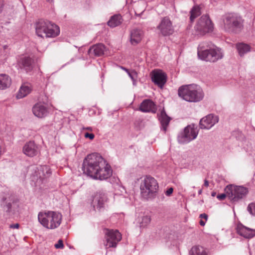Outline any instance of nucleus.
Wrapping results in <instances>:
<instances>
[{
  "label": "nucleus",
  "mask_w": 255,
  "mask_h": 255,
  "mask_svg": "<svg viewBox=\"0 0 255 255\" xmlns=\"http://www.w3.org/2000/svg\"><path fill=\"white\" fill-rule=\"evenodd\" d=\"M33 60L29 57L24 56L20 58L18 61L17 65L21 69L26 72L31 71L33 69Z\"/></svg>",
  "instance_id": "nucleus-17"
},
{
  "label": "nucleus",
  "mask_w": 255,
  "mask_h": 255,
  "mask_svg": "<svg viewBox=\"0 0 255 255\" xmlns=\"http://www.w3.org/2000/svg\"><path fill=\"white\" fill-rule=\"evenodd\" d=\"M237 48L241 56L244 55L245 54L249 52L251 50L250 46L244 43H239L237 44Z\"/></svg>",
  "instance_id": "nucleus-30"
},
{
  "label": "nucleus",
  "mask_w": 255,
  "mask_h": 255,
  "mask_svg": "<svg viewBox=\"0 0 255 255\" xmlns=\"http://www.w3.org/2000/svg\"><path fill=\"white\" fill-rule=\"evenodd\" d=\"M31 91V87L27 85H23L20 88L17 95V99H21L29 94Z\"/></svg>",
  "instance_id": "nucleus-27"
},
{
  "label": "nucleus",
  "mask_w": 255,
  "mask_h": 255,
  "mask_svg": "<svg viewBox=\"0 0 255 255\" xmlns=\"http://www.w3.org/2000/svg\"><path fill=\"white\" fill-rule=\"evenodd\" d=\"M107 197L102 192H97L94 196L92 202L93 207L95 210L102 211L106 207Z\"/></svg>",
  "instance_id": "nucleus-13"
},
{
  "label": "nucleus",
  "mask_w": 255,
  "mask_h": 255,
  "mask_svg": "<svg viewBox=\"0 0 255 255\" xmlns=\"http://www.w3.org/2000/svg\"><path fill=\"white\" fill-rule=\"evenodd\" d=\"M224 27L229 31L241 30L243 27L244 20L242 17L236 14H229L223 20Z\"/></svg>",
  "instance_id": "nucleus-7"
},
{
  "label": "nucleus",
  "mask_w": 255,
  "mask_h": 255,
  "mask_svg": "<svg viewBox=\"0 0 255 255\" xmlns=\"http://www.w3.org/2000/svg\"><path fill=\"white\" fill-rule=\"evenodd\" d=\"M18 227H19V224H12V225H10V228L18 229Z\"/></svg>",
  "instance_id": "nucleus-41"
},
{
  "label": "nucleus",
  "mask_w": 255,
  "mask_h": 255,
  "mask_svg": "<svg viewBox=\"0 0 255 255\" xmlns=\"http://www.w3.org/2000/svg\"><path fill=\"white\" fill-rule=\"evenodd\" d=\"M151 79L155 85L162 88L166 82L167 76L162 71L155 70L152 72Z\"/></svg>",
  "instance_id": "nucleus-16"
},
{
  "label": "nucleus",
  "mask_w": 255,
  "mask_h": 255,
  "mask_svg": "<svg viewBox=\"0 0 255 255\" xmlns=\"http://www.w3.org/2000/svg\"><path fill=\"white\" fill-rule=\"evenodd\" d=\"M38 175L37 174L36 176L39 178L40 180H43L44 178L48 177L51 173L50 169L47 166H40V169H38Z\"/></svg>",
  "instance_id": "nucleus-25"
},
{
  "label": "nucleus",
  "mask_w": 255,
  "mask_h": 255,
  "mask_svg": "<svg viewBox=\"0 0 255 255\" xmlns=\"http://www.w3.org/2000/svg\"><path fill=\"white\" fill-rule=\"evenodd\" d=\"M190 20L193 22L194 20L201 14L200 8L199 6L196 5L193 7L190 11Z\"/></svg>",
  "instance_id": "nucleus-32"
},
{
  "label": "nucleus",
  "mask_w": 255,
  "mask_h": 255,
  "mask_svg": "<svg viewBox=\"0 0 255 255\" xmlns=\"http://www.w3.org/2000/svg\"><path fill=\"white\" fill-rule=\"evenodd\" d=\"M197 54L200 59L211 62L221 59L224 56L222 49L210 42L200 43L198 47Z\"/></svg>",
  "instance_id": "nucleus-2"
},
{
  "label": "nucleus",
  "mask_w": 255,
  "mask_h": 255,
  "mask_svg": "<svg viewBox=\"0 0 255 255\" xmlns=\"http://www.w3.org/2000/svg\"><path fill=\"white\" fill-rule=\"evenodd\" d=\"M194 28L199 34L204 35L213 31V24L208 15H203L198 20Z\"/></svg>",
  "instance_id": "nucleus-10"
},
{
  "label": "nucleus",
  "mask_w": 255,
  "mask_h": 255,
  "mask_svg": "<svg viewBox=\"0 0 255 255\" xmlns=\"http://www.w3.org/2000/svg\"><path fill=\"white\" fill-rule=\"evenodd\" d=\"M35 30L37 35L41 37H54L60 32L57 25L49 21L43 20H40L36 22Z\"/></svg>",
  "instance_id": "nucleus-5"
},
{
  "label": "nucleus",
  "mask_w": 255,
  "mask_h": 255,
  "mask_svg": "<svg viewBox=\"0 0 255 255\" xmlns=\"http://www.w3.org/2000/svg\"><path fill=\"white\" fill-rule=\"evenodd\" d=\"M121 68L122 69H123V70H124L125 71H126L127 73V74H128L130 72L127 68H126L124 67L121 66Z\"/></svg>",
  "instance_id": "nucleus-43"
},
{
  "label": "nucleus",
  "mask_w": 255,
  "mask_h": 255,
  "mask_svg": "<svg viewBox=\"0 0 255 255\" xmlns=\"http://www.w3.org/2000/svg\"><path fill=\"white\" fill-rule=\"evenodd\" d=\"M206 221L205 220V221H203V220H202V219H201V220H200V222H199L200 225L201 226H205V224H206Z\"/></svg>",
  "instance_id": "nucleus-42"
},
{
  "label": "nucleus",
  "mask_w": 255,
  "mask_h": 255,
  "mask_svg": "<svg viewBox=\"0 0 255 255\" xmlns=\"http://www.w3.org/2000/svg\"><path fill=\"white\" fill-rule=\"evenodd\" d=\"M0 206L6 212H10L11 209V203L9 199L3 197L0 200Z\"/></svg>",
  "instance_id": "nucleus-31"
},
{
  "label": "nucleus",
  "mask_w": 255,
  "mask_h": 255,
  "mask_svg": "<svg viewBox=\"0 0 255 255\" xmlns=\"http://www.w3.org/2000/svg\"><path fill=\"white\" fill-rule=\"evenodd\" d=\"M202 193V190H200L199 191H198V194H201Z\"/></svg>",
  "instance_id": "nucleus-47"
},
{
  "label": "nucleus",
  "mask_w": 255,
  "mask_h": 255,
  "mask_svg": "<svg viewBox=\"0 0 255 255\" xmlns=\"http://www.w3.org/2000/svg\"><path fill=\"white\" fill-rule=\"evenodd\" d=\"M62 219V215L55 211H42L38 214V222L47 229L53 230L57 228L61 224Z\"/></svg>",
  "instance_id": "nucleus-3"
},
{
  "label": "nucleus",
  "mask_w": 255,
  "mask_h": 255,
  "mask_svg": "<svg viewBox=\"0 0 255 255\" xmlns=\"http://www.w3.org/2000/svg\"><path fill=\"white\" fill-rule=\"evenodd\" d=\"M85 129L87 130H92V128H91V127H87V128H85Z\"/></svg>",
  "instance_id": "nucleus-46"
},
{
  "label": "nucleus",
  "mask_w": 255,
  "mask_h": 255,
  "mask_svg": "<svg viewBox=\"0 0 255 255\" xmlns=\"http://www.w3.org/2000/svg\"><path fill=\"white\" fill-rule=\"evenodd\" d=\"M157 29L163 36H168L173 34L174 28L170 19L167 17H163L157 26Z\"/></svg>",
  "instance_id": "nucleus-12"
},
{
  "label": "nucleus",
  "mask_w": 255,
  "mask_h": 255,
  "mask_svg": "<svg viewBox=\"0 0 255 255\" xmlns=\"http://www.w3.org/2000/svg\"><path fill=\"white\" fill-rule=\"evenodd\" d=\"M82 169L85 174L100 180L107 179L112 174L111 166L97 153L90 154L85 158Z\"/></svg>",
  "instance_id": "nucleus-1"
},
{
  "label": "nucleus",
  "mask_w": 255,
  "mask_h": 255,
  "mask_svg": "<svg viewBox=\"0 0 255 255\" xmlns=\"http://www.w3.org/2000/svg\"><path fill=\"white\" fill-rule=\"evenodd\" d=\"M32 112L36 117L42 118L47 115V109L46 106L43 104L38 103L33 107Z\"/></svg>",
  "instance_id": "nucleus-20"
},
{
  "label": "nucleus",
  "mask_w": 255,
  "mask_h": 255,
  "mask_svg": "<svg viewBox=\"0 0 255 255\" xmlns=\"http://www.w3.org/2000/svg\"><path fill=\"white\" fill-rule=\"evenodd\" d=\"M247 210L252 215L255 216V202L248 205Z\"/></svg>",
  "instance_id": "nucleus-33"
},
{
  "label": "nucleus",
  "mask_w": 255,
  "mask_h": 255,
  "mask_svg": "<svg viewBox=\"0 0 255 255\" xmlns=\"http://www.w3.org/2000/svg\"><path fill=\"white\" fill-rule=\"evenodd\" d=\"M11 84V79L10 77L6 74H0V89L4 90L10 86Z\"/></svg>",
  "instance_id": "nucleus-26"
},
{
  "label": "nucleus",
  "mask_w": 255,
  "mask_h": 255,
  "mask_svg": "<svg viewBox=\"0 0 255 255\" xmlns=\"http://www.w3.org/2000/svg\"><path fill=\"white\" fill-rule=\"evenodd\" d=\"M216 192H212V193H211V195H212V196H213V197L215 196H216Z\"/></svg>",
  "instance_id": "nucleus-45"
},
{
  "label": "nucleus",
  "mask_w": 255,
  "mask_h": 255,
  "mask_svg": "<svg viewBox=\"0 0 255 255\" xmlns=\"http://www.w3.org/2000/svg\"><path fill=\"white\" fill-rule=\"evenodd\" d=\"M55 247L56 249H63L64 247L63 241L61 240H59L57 243L55 245Z\"/></svg>",
  "instance_id": "nucleus-35"
},
{
  "label": "nucleus",
  "mask_w": 255,
  "mask_h": 255,
  "mask_svg": "<svg viewBox=\"0 0 255 255\" xmlns=\"http://www.w3.org/2000/svg\"><path fill=\"white\" fill-rule=\"evenodd\" d=\"M128 74L133 82H135L136 81L137 73L135 71L129 72Z\"/></svg>",
  "instance_id": "nucleus-34"
},
{
  "label": "nucleus",
  "mask_w": 255,
  "mask_h": 255,
  "mask_svg": "<svg viewBox=\"0 0 255 255\" xmlns=\"http://www.w3.org/2000/svg\"><path fill=\"white\" fill-rule=\"evenodd\" d=\"M22 151L26 155L29 157H33L39 153L40 148L34 141H29L24 145Z\"/></svg>",
  "instance_id": "nucleus-15"
},
{
  "label": "nucleus",
  "mask_w": 255,
  "mask_h": 255,
  "mask_svg": "<svg viewBox=\"0 0 255 255\" xmlns=\"http://www.w3.org/2000/svg\"><path fill=\"white\" fill-rule=\"evenodd\" d=\"M151 221L150 217L147 215L142 216L138 219V223L140 229L146 228Z\"/></svg>",
  "instance_id": "nucleus-29"
},
{
  "label": "nucleus",
  "mask_w": 255,
  "mask_h": 255,
  "mask_svg": "<svg viewBox=\"0 0 255 255\" xmlns=\"http://www.w3.org/2000/svg\"><path fill=\"white\" fill-rule=\"evenodd\" d=\"M4 5V4L3 0H0V13L2 11Z\"/></svg>",
  "instance_id": "nucleus-40"
},
{
  "label": "nucleus",
  "mask_w": 255,
  "mask_h": 255,
  "mask_svg": "<svg viewBox=\"0 0 255 255\" xmlns=\"http://www.w3.org/2000/svg\"><path fill=\"white\" fill-rule=\"evenodd\" d=\"M143 33V31L137 28L131 30L130 33V41L132 45H136L142 39Z\"/></svg>",
  "instance_id": "nucleus-21"
},
{
  "label": "nucleus",
  "mask_w": 255,
  "mask_h": 255,
  "mask_svg": "<svg viewBox=\"0 0 255 255\" xmlns=\"http://www.w3.org/2000/svg\"><path fill=\"white\" fill-rule=\"evenodd\" d=\"M219 121L217 116L209 114L200 120L199 126L201 129H209Z\"/></svg>",
  "instance_id": "nucleus-14"
},
{
  "label": "nucleus",
  "mask_w": 255,
  "mask_h": 255,
  "mask_svg": "<svg viewBox=\"0 0 255 255\" xmlns=\"http://www.w3.org/2000/svg\"><path fill=\"white\" fill-rule=\"evenodd\" d=\"M85 137L86 138H89L91 139H93L94 138L95 135L93 133H90L88 132H86L85 134Z\"/></svg>",
  "instance_id": "nucleus-38"
},
{
  "label": "nucleus",
  "mask_w": 255,
  "mask_h": 255,
  "mask_svg": "<svg viewBox=\"0 0 255 255\" xmlns=\"http://www.w3.org/2000/svg\"><path fill=\"white\" fill-rule=\"evenodd\" d=\"M228 197L233 202H237L245 197L248 193V188L241 186L227 185L224 189Z\"/></svg>",
  "instance_id": "nucleus-8"
},
{
  "label": "nucleus",
  "mask_w": 255,
  "mask_h": 255,
  "mask_svg": "<svg viewBox=\"0 0 255 255\" xmlns=\"http://www.w3.org/2000/svg\"><path fill=\"white\" fill-rule=\"evenodd\" d=\"M199 132L198 127L191 125L185 128L184 131L180 132L178 136V141L180 143H188L195 139Z\"/></svg>",
  "instance_id": "nucleus-9"
},
{
  "label": "nucleus",
  "mask_w": 255,
  "mask_h": 255,
  "mask_svg": "<svg viewBox=\"0 0 255 255\" xmlns=\"http://www.w3.org/2000/svg\"><path fill=\"white\" fill-rule=\"evenodd\" d=\"M47 1L49 2H53V0H46Z\"/></svg>",
  "instance_id": "nucleus-48"
},
{
  "label": "nucleus",
  "mask_w": 255,
  "mask_h": 255,
  "mask_svg": "<svg viewBox=\"0 0 255 255\" xmlns=\"http://www.w3.org/2000/svg\"><path fill=\"white\" fill-rule=\"evenodd\" d=\"M105 50V47L103 44H98L90 47L88 50V54L90 56H100L104 54Z\"/></svg>",
  "instance_id": "nucleus-22"
},
{
  "label": "nucleus",
  "mask_w": 255,
  "mask_h": 255,
  "mask_svg": "<svg viewBox=\"0 0 255 255\" xmlns=\"http://www.w3.org/2000/svg\"><path fill=\"white\" fill-rule=\"evenodd\" d=\"M158 189V183L153 177L146 176L141 181L140 195L145 199L148 200L153 198Z\"/></svg>",
  "instance_id": "nucleus-6"
},
{
  "label": "nucleus",
  "mask_w": 255,
  "mask_h": 255,
  "mask_svg": "<svg viewBox=\"0 0 255 255\" xmlns=\"http://www.w3.org/2000/svg\"><path fill=\"white\" fill-rule=\"evenodd\" d=\"M226 197H228V195H227V193L225 192V193H223V194L218 195L217 196V198L219 200H223L224 199H225Z\"/></svg>",
  "instance_id": "nucleus-36"
},
{
  "label": "nucleus",
  "mask_w": 255,
  "mask_h": 255,
  "mask_svg": "<svg viewBox=\"0 0 255 255\" xmlns=\"http://www.w3.org/2000/svg\"><path fill=\"white\" fill-rule=\"evenodd\" d=\"M178 94L180 97L189 102H199L204 97L202 89L197 85L182 86L179 88Z\"/></svg>",
  "instance_id": "nucleus-4"
},
{
  "label": "nucleus",
  "mask_w": 255,
  "mask_h": 255,
  "mask_svg": "<svg viewBox=\"0 0 255 255\" xmlns=\"http://www.w3.org/2000/svg\"><path fill=\"white\" fill-rule=\"evenodd\" d=\"M139 110L144 113H155L156 108L155 104L150 100H144L140 105Z\"/></svg>",
  "instance_id": "nucleus-19"
},
{
  "label": "nucleus",
  "mask_w": 255,
  "mask_h": 255,
  "mask_svg": "<svg viewBox=\"0 0 255 255\" xmlns=\"http://www.w3.org/2000/svg\"><path fill=\"white\" fill-rule=\"evenodd\" d=\"M171 119V118L167 115L164 110L163 109L161 111L160 115L159 116V120L160 121L161 125V129L164 132L167 130V127Z\"/></svg>",
  "instance_id": "nucleus-23"
},
{
  "label": "nucleus",
  "mask_w": 255,
  "mask_h": 255,
  "mask_svg": "<svg viewBox=\"0 0 255 255\" xmlns=\"http://www.w3.org/2000/svg\"><path fill=\"white\" fill-rule=\"evenodd\" d=\"M190 255H207L205 249L201 246H194L190 252Z\"/></svg>",
  "instance_id": "nucleus-28"
},
{
  "label": "nucleus",
  "mask_w": 255,
  "mask_h": 255,
  "mask_svg": "<svg viewBox=\"0 0 255 255\" xmlns=\"http://www.w3.org/2000/svg\"><path fill=\"white\" fill-rule=\"evenodd\" d=\"M236 230L239 235L245 238L250 239L255 236V230L247 228L242 224H238Z\"/></svg>",
  "instance_id": "nucleus-18"
},
{
  "label": "nucleus",
  "mask_w": 255,
  "mask_h": 255,
  "mask_svg": "<svg viewBox=\"0 0 255 255\" xmlns=\"http://www.w3.org/2000/svg\"><path fill=\"white\" fill-rule=\"evenodd\" d=\"M204 186H206V187H208L209 186V182L207 180H205L204 181Z\"/></svg>",
  "instance_id": "nucleus-44"
},
{
  "label": "nucleus",
  "mask_w": 255,
  "mask_h": 255,
  "mask_svg": "<svg viewBox=\"0 0 255 255\" xmlns=\"http://www.w3.org/2000/svg\"><path fill=\"white\" fill-rule=\"evenodd\" d=\"M173 188L171 187L168 189L165 192V195L167 196H170L173 193Z\"/></svg>",
  "instance_id": "nucleus-37"
},
{
  "label": "nucleus",
  "mask_w": 255,
  "mask_h": 255,
  "mask_svg": "<svg viewBox=\"0 0 255 255\" xmlns=\"http://www.w3.org/2000/svg\"><path fill=\"white\" fill-rule=\"evenodd\" d=\"M105 238L106 242L105 245L107 248H115L122 239L121 234L117 230H107Z\"/></svg>",
  "instance_id": "nucleus-11"
},
{
  "label": "nucleus",
  "mask_w": 255,
  "mask_h": 255,
  "mask_svg": "<svg viewBox=\"0 0 255 255\" xmlns=\"http://www.w3.org/2000/svg\"><path fill=\"white\" fill-rule=\"evenodd\" d=\"M199 217L202 219H204L206 221L208 219V215L205 213H203L200 215Z\"/></svg>",
  "instance_id": "nucleus-39"
},
{
  "label": "nucleus",
  "mask_w": 255,
  "mask_h": 255,
  "mask_svg": "<svg viewBox=\"0 0 255 255\" xmlns=\"http://www.w3.org/2000/svg\"><path fill=\"white\" fill-rule=\"evenodd\" d=\"M123 21L121 14H115L112 16L107 24L111 27L114 28L120 25Z\"/></svg>",
  "instance_id": "nucleus-24"
}]
</instances>
